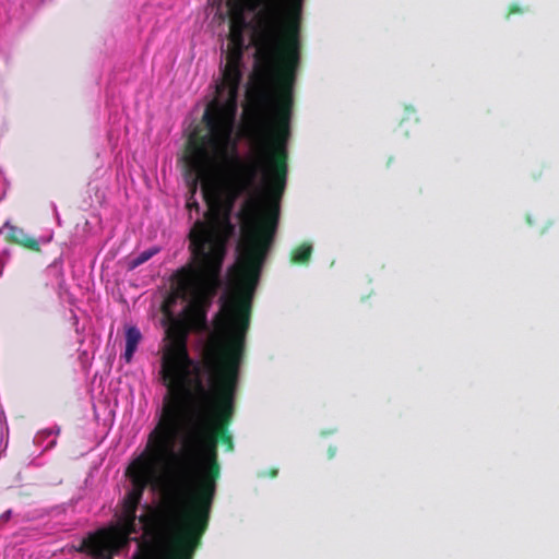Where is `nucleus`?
<instances>
[{
  "label": "nucleus",
  "mask_w": 559,
  "mask_h": 559,
  "mask_svg": "<svg viewBox=\"0 0 559 559\" xmlns=\"http://www.w3.org/2000/svg\"><path fill=\"white\" fill-rule=\"evenodd\" d=\"M243 227L239 245L240 260L235 274L234 290L222 299L213 321V331L201 361H194L188 352L190 332L209 331L207 311L222 286L224 243L216 231L198 223L191 233L193 263L178 269L171 276L174 295L187 302L181 318H170L166 329L168 341L162 355L160 376L167 388L163 413L158 424L178 428L182 396L195 390V379L206 384L215 381L207 364L215 366L217 374H227L233 368L240 371L246 350L251 304L260 273L272 247L274 221L262 230L254 219Z\"/></svg>",
  "instance_id": "nucleus-1"
},
{
  "label": "nucleus",
  "mask_w": 559,
  "mask_h": 559,
  "mask_svg": "<svg viewBox=\"0 0 559 559\" xmlns=\"http://www.w3.org/2000/svg\"><path fill=\"white\" fill-rule=\"evenodd\" d=\"M297 71L280 63L269 70L266 60L255 55L257 87L251 92V105L246 109V131L257 147V158L253 164H243L237 151V142L233 135L207 130L205 134H192L187 144L185 156L187 171L192 176L189 182V198L187 209L200 212L195 200L198 185L201 183L203 199L209 210L206 221L197 219L192 225L188 238L191 242V233L197 224L203 223L216 231L224 243L226 255L227 237L218 225L221 210V195L215 182V171L223 167H233L237 170V182L240 191L251 192L255 189L258 174H261L263 193L260 197L249 198L242 205L240 218L241 230L250 221L254 206V219L264 231L274 219V231L277 228L280 216V201L284 193L287 179V141L290 134L289 122L294 105L293 90ZM242 233L239 241L242 239ZM240 245V242H238ZM191 250V243L189 245ZM238 259L235 274L238 272L240 249L237 246Z\"/></svg>",
  "instance_id": "nucleus-2"
},
{
  "label": "nucleus",
  "mask_w": 559,
  "mask_h": 559,
  "mask_svg": "<svg viewBox=\"0 0 559 559\" xmlns=\"http://www.w3.org/2000/svg\"><path fill=\"white\" fill-rule=\"evenodd\" d=\"M207 367L215 381L205 385L195 379V390L187 391L182 396L180 414L183 409L187 412L190 428L178 479L188 490L189 512L188 523L176 539L171 559H193L209 526L221 474L217 444L222 443L228 452L234 451L229 426L235 415L239 371L235 372L233 368L227 374H217L215 366L207 364Z\"/></svg>",
  "instance_id": "nucleus-3"
},
{
  "label": "nucleus",
  "mask_w": 559,
  "mask_h": 559,
  "mask_svg": "<svg viewBox=\"0 0 559 559\" xmlns=\"http://www.w3.org/2000/svg\"><path fill=\"white\" fill-rule=\"evenodd\" d=\"M177 429L171 426L157 424L151 432L146 451L143 452L127 469L132 488L122 501V509L115 524L90 533L82 539L78 551L93 559H114V556L127 548L131 535L138 534V523L143 524L144 534L153 544L159 546L169 538L171 547L167 559L176 548V539L188 523L189 500L185 513L183 525L179 527L175 510L170 507L152 509L147 514L136 515L144 490L156 483L160 471L175 457Z\"/></svg>",
  "instance_id": "nucleus-4"
},
{
  "label": "nucleus",
  "mask_w": 559,
  "mask_h": 559,
  "mask_svg": "<svg viewBox=\"0 0 559 559\" xmlns=\"http://www.w3.org/2000/svg\"><path fill=\"white\" fill-rule=\"evenodd\" d=\"M304 0H257L259 58L271 70L275 63L297 71L300 61V27Z\"/></svg>",
  "instance_id": "nucleus-5"
},
{
  "label": "nucleus",
  "mask_w": 559,
  "mask_h": 559,
  "mask_svg": "<svg viewBox=\"0 0 559 559\" xmlns=\"http://www.w3.org/2000/svg\"><path fill=\"white\" fill-rule=\"evenodd\" d=\"M245 47L229 46L226 53V64L222 70V81L216 85V94L218 97H226L224 102L213 100L207 105L203 122L206 130L215 129L233 135L236 112H237V98L240 82L242 79L241 66Z\"/></svg>",
  "instance_id": "nucleus-6"
},
{
  "label": "nucleus",
  "mask_w": 559,
  "mask_h": 559,
  "mask_svg": "<svg viewBox=\"0 0 559 559\" xmlns=\"http://www.w3.org/2000/svg\"><path fill=\"white\" fill-rule=\"evenodd\" d=\"M3 227L7 230L4 236L5 242L20 246L23 249L35 253H39L41 251L39 241L35 237L28 235L23 228L9 222H5Z\"/></svg>",
  "instance_id": "nucleus-7"
},
{
  "label": "nucleus",
  "mask_w": 559,
  "mask_h": 559,
  "mask_svg": "<svg viewBox=\"0 0 559 559\" xmlns=\"http://www.w3.org/2000/svg\"><path fill=\"white\" fill-rule=\"evenodd\" d=\"M230 19L229 46L245 47L243 28L245 17L241 8L233 9Z\"/></svg>",
  "instance_id": "nucleus-8"
},
{
  "label": "nucleus",
  "mask_w": 559,
  "mask_h": 559,
  "mask_svg": "<svg viewBox=\"0 0 559 559\" xmlns=\"http://www.w3.org/2000/svg\"><path fill=\"white\" fill-rule=\"evenodd\" d=\"M142 340V334L136 326H129L126 330V350L123 358L127 362L132 360V357Z\"/></svg>",
  "instance_id": "nucleus-9"
},
{
  "label": "nucleus",
  "mask_w": 559,
  "mask_h": 559,
  "mask_svg": "<svg viewBox=\"0 0 559 559\" xmlns=\"http://www.w3.org/2000/svg\"><path fill=\"white\" fill-rule=\"evenodd\" d=\"M312 255V246L309 242H302L295 247L290 252V262L293 264L307 265Z\"/></svg>",
  "instance_id": "nucleus-10"
},
{
  "label": "nucleus",
  "mask_w": 559,
  "mask_h": 559,
  "mask_svg": "<svg viewBox=\"0 0 559 559\" xmlns=\"http://www.w3.org/2000/svg\"><path fill=\"white\" fill-rule=\"evenodd\" d=\"M158 251H159L158 248H151V249H147V250L141 252L138 257H135L134 259H132L130 261V264H129L130 269H135L139 265L145 263L153 255H155Z\"/></svg>",
  "instance_id": "nucleus-11"
},
{
  "label": "nucleus",
  "mask_w": 559,
  "mask_h": 559,
  "mask_svg": "<svg viewBox=\"0 0 559 559\" xmlns=\"http://www.w3.org/2000/svg\"><path fill=\"white\" fill-rule=\"evenodd\" d=\"M524 10L522 8H520L518 4L513 3L509 7V10H508V17L512 14H516V13H522Z\"/></svg>",
  "instance_id": "nucleus-12"
},
{
  "label": "nucleus",
  "mask_w": 559,
  "mask_h": 559,
  "mask_svg": "<svg viewBox=\"0 0 559 559\" xmlns=\"http://www.w3.org/2000/svg\"><path fill=\"white\" fill-rule=\"evenodd\" d=\"M278 474V471L276 468H271L267 472L263 473L262 476H270L271 478L276 477Z\"/></svg>",
  "instance_id": "nucleus-13"
},
{
  "label": "nucleus",
  "mask_w": 559,
  "mask_h": 559,
  "mask_svg": "<svg viewBox=\"0 0 559 559\" xmlns=\"http://www.w3.org/2000/svg\"><path fill=\"white\" fill-rule=\"evenodd\" d=\"M10 516H11V511L8 510L3 514L0 515V521H4L5 522V521H8L10 519Z\"/></svg>",
  "instance_id": "nucleus-14"
},
{
  "label": "nucleus",
  "mask_w": 559,
  "mask_h": 559,
  "mask_svg": "<svg viewBox=\"0 0 559 559\" xmlns=\"http://www.w3.org/2000/svg\"><path fill=\"white\" fill-rule=\"evenodd\" d=\"M38 286L46 289L48 287V283L44 281V282L38 283Z\"/></svg>",
  "instance_id": "nucleus-15"
}]
</instances>
